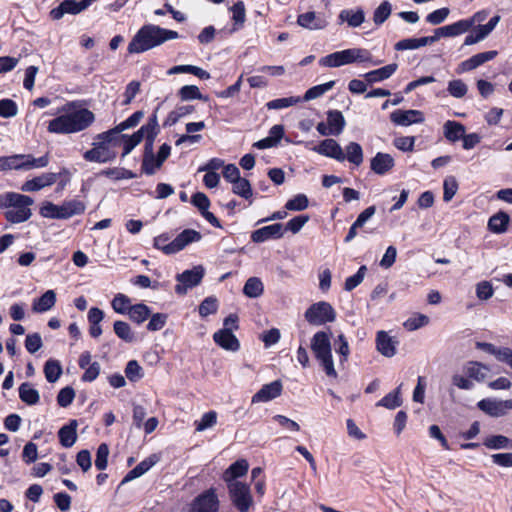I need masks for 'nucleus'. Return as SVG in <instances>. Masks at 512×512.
I'll use <instances>...</instances> for the list:
<instances>
[{"instance_id":"obj_1","label":"nucleus","mask_w":512,"mask_h":512,"mask_svg":"<svg viewBox=\"0 0 512 512\" xmlns=\"http://www.w3.org/2000/svg\"><path fill=\"white\" fill-rule=\"evenodd\" d=\"M76 107V102H68L59 108V115L48 123V132L73 134L87 129L95 120L94 113L87 108Z\"/></svg>"},{"instance_id":"obj_2","label":"nucleus","mask_w":512,"mask_h":512,"mask_svg":"<svg viewBox=\"0 0 512 512\" xmlns=\"http://www.w3.org/2000/svg\"><path fill=\"white\" fill-rule=\"evenodd\" d=\"M179 37L178 32L147 24L142 26L128 45L130 54H139Z\"/></svg>"},{"instance_id":"obj_3","label":"nucleus","mask_w":512,"mask_h":512,"mask_svg":"<svg viewBox=\"0 0 512 512\" xmlns=\"http://www.w3.org/2000/svg\"><path fill=\"white\" fill-rule=\"evenodd\" d=\"M1 203L9 208L5 212V218L13 224L25 222L32 215L30 206L34 200L30 196L7 192L1 196Z\"/></svg>"},{"instance_id":"obj_4","label":"nucleus","mask_w":512,"mask_h":512,"mask_svg":"<svg viewBox=\"0 0 512 512\" xmlns=\"http://www.w3.org/2000/svg\"><path fill=\"white\" fill-rule=\"evenodd\" d=\"M378 65L381 61H373L371 52L364 48H349L331 53L319 60L324 67H340L352 63H366Z\"/></svg>"},{"instance_id":"obj_5","label":"nucleus","mask_w":512,"mask_h":512,"mask_svg":"<svg viewBox=\"0 0 512 512\" xmlns=\"http://www.w3.org/2000/svg\"><path fill=\"white\" fill-rule=\"evenodd\" d=\"M311 349L316 359L320 361L327 376L336 378L337 372L332 359L329 335L324 331L315 333L311 339Z\"/></svg>"},{"instance_id":"obj_6","label":"nucleus","mask_w":512,"mask_h":512,"mask_svg":"<svg viewBox=\"0 0 512 512\" xmlns=\"http://www.w3.org/2000/svg\"><path fill=\"white\" fill-rule=\"evenodd\" d=\"M48 163L49 159L46 155L35 158L29 154H15L11 156L0 157V171L43 168L46 167Z\"/></svg>"},{"instance_id":"obj_7","label":"nucleus","mask_w":512,"mask_h":512,"mask_svg":"<svg viewBox=\"0 0 512 512\" xmlns=\"http://www.w3.org/2000/svg\"><path fill=\"white\" fill-rule=\"evenodd\" d=\"M85 205L78 200H71L64 202L62 205H55L51 202H46L40 208L42 217L51 219H68L75 215L84 213Z\"/></svg>"},{"instance_id":"obj_8","label":"nucleus","mask_w":512,"mask_h":512,"mask_svg":"<svg viewBox=\"0 0 512 512\" xmlns=\"http://www.w3.org/2000/svg\"><path fill=\"white\" fill-rule=\"evenodd\" d=\"M304 316L312 325H323L335 321L336 312L328 302L320 301L312 304Z\"/></svg>"},{"instance_id":"obj_9","label":"nucleus","mask_w":512,"mask_h":512,"mask_svg":"<svg viewBox=\"0 0 512 512\" xmlns=\"http://www.w3.org/2000/svg\"><path fill=\"white\" fill-rule=\"evenodd\" d=\"M232 504L239 512H248L253 505L250 487L246 483H231L227 485Z\"/></svg>"},{"instance_id":"obj_10","label":"nucleus","mask_w":512,"mask_h":512,"mask_svg":"<svg viewBox=\"0 0 512 512\" xmlns=\"http://www.w3.org/2000/svg\"><path fill=\"white\" fill-rule=\"evenodd\" d=\"M205 274L203 266H194L190 270L176 275V281L178 284L175 286V292L178 295H185L189 289L198 286Z\"/></svg>"},{"instance_id":"obj_11","label":"nucleus","mask_w":512,"mask_h":512,"mask_svg":"<svg viewBox=\"0 0 512 512\" xmlns=\"http://www.w3.org/2000/svg\"><path fill=\"white\" fill-rule=\"evenodd\" d=\"M477 407L490 417L499 418L507 415L508 411L512 410V399L485 398L477 403Z\"/></svg>"},{"instance_id":"obj_12","label":"nucleus","mask_w":512,"mask_h":512,"mask_svg":"<svg viewBox=\"0 0 512 512\" xmlns=\"http://www.w3.org/2000/svg\"><path fill=\"white\" fill-rule=\"evenodd\" d=\"M424 114L419 110H395L390 115V120L398 126H409L424 122Z\"/></svg>"},{"instance_id":"obj_13","label":"nucleus","mask_w":512,"mask_h":512,"mask_svg":"<svg viewBox=\"0 0 512 512\" xmlns=\"http://www.w3.org/2000/svg\"><path fill=\"white\" fill-rule=\"evenodd\" d=\"M83 157L89 162L106 163L112 161L116 157V153L98 141L93 143V148L87 150Z\"/></svg>"},{"instance_id":"obj_14","label":"nucleus","mask_w":512,"mask_h":512,"mask_svg":"<svg viewBox=\"0 0 512 512\" xmlns=\"http://www.w3.org/2000/svg\"><path fill=\"white\" fill-rule=\"evenodd\" d=\"M312 150L320 155L333 158L340 162L345 160L344 150L338 142L332 138L321 141L320 144L313 147Z\"/></svg>"},{"instance_id":"obj_15","label":"nucleus","mask_w":512,"mask_h":512,"mask_svg":"<svg viewBox=\"0 0 512 512\" xmlns=\"http://www.w3.org/2000/svg\"><path fill=\"white\" fill-rule=\"evenodd\" d=\"M88 7L86 6V3H84L83 0H64L57 6L56 8H53L50 12V15L52 19L59 20L61 19L65 14H78Z\"/></svg>"},{"instance_id":"obj_16","label":"nucleus","mask_w":512,"mask_h":512,"mask_svg":"<svg viewBox=\"0 0 512 512\" xmlns=\"http://www.w3.org/2000/svg\"><path fill=\"white\" fill-rule=\"evenodd\" d=\"M219 501L213 489L199 495L193 505V512H217Z\"/></svg>"},{"instance_id":"obj_17","label":"nucleus","mask_w":512,"mask_h":512,"mask_svg":"<svg viewBox=\"0 0 512 512\" xmlns=\"http://www.w3.org/2000/svg\"><path fill=\"white\" fill-rule=\"evenodd\" d=\"M283 235V225L281 223H275L253 231L251 234V240L254 243H263L271 239H280Z\"/></svg>"},{"instance_id":"obj_18","label":"nucleus","mask_w":512,"mask_h":512,"mask_svg":"<svg viewBox=\"0 0 512 512\" xmlns=\"http://www.w3.org/2000/svg\"><path fill=\"white\" fill-rule=\"evenodd\" d=\"M282 390V382L280 380H275L271 383L263 385L261 389L252 396L251 402L255 404L271 401L279 397L282 393Z\"/></svg>"},{"instance_id":"obj_19","label":"nucleus","mask_w":512,"mask_h":512,"mask_svg":"<svg viewBox=\"0 0 512 512\" xmlns=\"http://www.w3.org/2000/svg\"><path fill=\"white\" fill-rule=\"evenodd\" d=\"M398 344V340L395 337L390 336L387 332H377L376 349L381 355L388 358L395 356Z\"/></svg>"},{"instance_id":"obj_20","label":"nucleus","mask_w":512,"mask_h":512,"mask_svg":"<svg viewBox=\"0 0 512 512\" xmlns=\"http://www.w3.org/2000/svg\"><path fill=\"white\" fill-rule=\"evenodd\" d=\"M498 55V52L496 50L481 52L476 55H473L469 59L463 61L458 66V73L471 71L479 66L483 65L484 63L493 60Z\"/></svg>"},{"instance_id":"obj_21","label":"nucleus","mask_w":512,"mask_h":512,"mask_svg":"<svg viewBox=\"0 0 512 512\" xmlns=\"http://www.w3.org/2000/svg\"><path fill=\"white\" fill-rule=\"evenodd\" d=\"M58 179L56 173H43L31 180H27L21 187L24 192H34L41 190L44 187L53 185Z\"/></svg>"},{"instance_id":"obj_22","label":"nucleus","mask_w":512,"mask_h":512,"mask_svg":"<svg viewBox=\"0 0 512 512\" xmlns=\"http://www.w3.org/2000/svg\"><path fill=\"white\" fill-rule=\"evenodd\" d=\"M213 339L221 348L229 351H237L240 343L236 336L232 333L231 328H223L213 335Z\"/></svg>"},{"instance_id":"obj_23","label":"nucleus","mask_w":512,"mask_h":512,"mask_svg":"<svg viewBox=\"0 0 512 512\" xmlns=\"http://www.w3.org/2000/svg\"><path fill=\"white\" fill-rule=\"evenodd\" d=\"M297 23L301 27L309 30H322L328 25V21L325 17L317 15L313 11L300 14L297 18Z\"/></svg>"},{"instance_id":"obj_24","label":"nucleus","mask_w":512,"mask_h":512,"mask_svg":"<svg viewBox=\"0 0 512 512\" xmlns=\"http://www.w3.org/2000/svg\"><path fill=\"white\" fill-rule=\"evenodd\" d=\"M159 459V456H157L156 454H152L143 461H141L137 466H135L125 475V477L121 481V485L141 477L148 470H150L159 461Z\"/></svg>"},{"instance_id":"obj_25","label":"nucleus","mask_w":512,"mask_h":512,"mask_svg":"<svg viewBox=\"0 0 512 512\" xmlns=\"http://www.w3.org/2000/svg\"><path fill=\"white\" fill-rule=\"evenodd\" d=\"M249 464L245 459H239L231 464L223 473V480L227 485L231 483H242L237 481V478L246 475L248 472Z\"/></svg>"},{"instance_id":"obj_26","label":"nucleus","mask_w":512,"mask_h":512,"mask_svg":"<svg viewBox=\"0 0 512 512\" xmlns=\"http://www.w3.org/2000/svg\"><path fill=\"white\" fill-rule=\"evenodd\" d=\"M463 372L474 382H484L490 373V368L477 361H469L463 366Z\"/></svg>"},{"instance_id":"obj_27","label":"nucleus","mask_w":512,"mask_h":512,"mask_svg":"<svg viewBox=\"0 0 512 512\" xmlns=\"http://www.w3.org/2000/svg\"><path fill=\"white\" fill-rule=\"evenodd\" d=\"M395 165L394 158L388 153L378 152L371 159V170L378 175H384L389 172Z\"/></svg>"},{"instance_id":"obj_28","label":"nucleus","mask_w":512,"mask_h":512,"mask_svg":"<svg viewBox=\"0 0 512 512\" xmlns=\"http://www.w3.org/2000/svg\"><path fill=\"white\" fill-rule=\"evenodd\" d=\"M77 420H70L67 425L62 426L58 431L61 445L66 448L72 447L77 440Z\"/></svg>"},{"instance_id":"obj_29","label":"nucleus","mask_w":512,"mask_h":512,"mask_svg":"<svg viewBox=\"0 0 512 512\" xmlns=\"http://www.w3.org/2000/svg\"><path fill=\"white\" fill-rule=\"evenodd\" d=\"M202 238L200 232L194 229L183 230L174 240L171 248L175 249V253L183 250L187 245L198 242Z\"/></svg>"},{"instance_id":"obj_30","label":"nucleus","mask_w":512,"mask_h":512,"mask_svg":"<svg viewBox=\"0 0 512 512\" xmlns=\"http://www.w3.org/2000/svg\"><path fill=\"white\" fill-rule=\"evenodd\" d=\"M398 69V64L391 63L379 69L367 72L364 77L368 83H375L390 78Z\"/></svg>"},{"instance_id":"obj_31","label":"nucleus","mask_w":512,"mask_h":512,"mask_svg":"<svg viewBox=\"0 0 512 512\" xmlns=\"http://www.w3.org/2000/svg\"><path fill=\"white\" fill-rule=\"evenodd\" d=\"M56 303V294L53 290H47L41 297L34 299L32 310L43 313L50 310Z\"/></svg>"},{"instance_id":"obj_32","label":"nucleus","mask_w":512,"mask_h":512,"mask_svg":"<svg viewBox=\"0 0 512 512\" xmlns=\"http://www.w3.org/2000/svg\"><path fill=\"white\" fill-rule=\"evenodd\" d=\"M444 136L450 142H456L463 139L465 126L460 122L448 120L443 125Z\"/></svg>"},{"instance_id":"obj_33","label":"nucleus","mask_w":512,"mask_h":512,"mask_svg":"<svg viewBox=\"0 0 512 512\" xmlns=\"http://www.w3.org/2000/svg\"><path fill=\"white\" fill-rule=\"evenodd\" d=\"M159 132L158 118H157V109L150 116L148 122L143 125L138 131H136V135L141 136V141L145 139H155Z\"/></svg>"},{"instance_id":"obj_34","label":"nucleus","mask_w":512,"mask_h":512,"mask_svg":"<svg viewBox=\"0 0 512 512\" xmlns=\"http://www.w3.org/2000/svg\"><path fill=\"white\" fill-rule=\"evenodd\" d=\"M510 217L507 213L499 211L490 217L488 228L493 233L501 234L507 230Z\"/></svg>"},{"instance_id":"obj_35","label":"nucleus","mask_w":512,"mask_h":512,"mask_svg":"<svg viewBox=\"0 0 512 512\" xmlns=\"http://www.w3.org/2000/svg\"><path fill=\"white\" fill-rule=\"evenodd\" d=\"M339 20L347 22L350 27H359L365 21V14L362 9H344L339 14Z\"/></svg>"},{"instance_id":"obj_36","label":"nucleus","mask_w":512,"mask_h":512,"mask_svg":"<svg viewBox=\"0 0 512 512\" xmlns=\"http://www.w3.org/2000/svg\"><path fill=\"white\" fill-rule=\"evenodd\" d=\"M327 123L332 129V135H339L342 133L346 122L343 114L338 110H330L327 112Z\"/></svg>"},{"instance_id":"obj_37","label":"nucleus","mask_w":512,"mask_h":512,"mask_svg":"<svg viewBox=\"0 0 512 512\" xmlns=\"http://www.w3.org/2000/svg\"><path fill=\"white\" fill-rule=\"evenodd\" d=\"M19 397L27 405H35L40 400L39 392L28 382L22 383L19 387Z\"/></svg>"},{"instance_id":"obj_38","label":"nucleus","mask_w":512,"mask_h":512,"mask_svg":"<svg viewBox=\"0 0 512 512\" xmlns=\"http://www.w3.org/2000/svg\"><path fill=\"white\" fill-rule=\"evenodd\" d=\"M121 133H122L121 130L116 125L114 128L98 134L96 136V139L100 143H104L105 146L116 147V146L120 145V137L122 135Z\"/></svg>"},{"instance_id":"obj_39","label":"nucleus","mask_w":512,"mask_h":512,"mask_svg":"<svg viewBox=\"0 0 512 512\" xmlns=\"http://www.w3.org/2000/svg\"><path fill=\"white\" fill-rule=\"evenodd\" d=\"M233 28L232 31L241 29L246 21L245 5L242 1L236 2L231 8Z\"/></svg>"},{"instance_id":"obj_40","label":"nucleus","mask_w":512,"mask_h":512,"mask_svg":"<svg viewBox=\"0 0 512 512\" xmlns=\"http://www.w3.org/2000/svg\"><path fill=\"white\" fill-rule=\"evenodd\" d=\"M263 291V283L258 277H250L243 287L244 295L249 298H258L263 294Z\"/></svg>"},{"instance_id":"obj_41","label":"nucleus","mask_w":512,"mask_h":512,"mask_svg":"<svg viewBox=\"0 0 512 512\" xmlns=\"http://www.w3.org/2000/svg\"><path fill=\"white\" fill-rule=\"evenodd\" d=\"M150 314V308L143 303L132 305L128 312L129 318L137 324H141L146 321Z\"/></svg>"},{"instance_id":"obj_42","label":"nucleus","mask_w":512,"mask_h":512,"mask_svg":"<svg viewBox=\"0 0 512 512\" xmlns=\"http://www.w3.org/2000/svg\"><path fill=\"white\" fill-rule=\"evenodd\" d=\"M345 159H347L350 163L355 166H359L363 162V150L360 144L356 142H350L345 147Z\"/></svg>"},{"instance_id":"obj_43","label":"nucleus","mask_w":512,"mask_h":512,"mask_svg":"<svg viewBox=\"0 0 512 512\" xmlns=\"http://www.w3.org/2000/svg\"><path fill=\"white\" fill-rule=\"evenodd\" d=\"M45 378L49 383H55L62 375V366L58 360L49 359L44 365Z\"/></svg>"},{"instance_id":"obj_44","label":"nucleus","mask_w":512,"mask_h":512,"mask_svg":"<svg viewBox=\"0 0 512 512\" xmlns=\"http://www.w3.org/2000/svg\"><path fill=\"white\" fill-rule=\"evenodd\" d=\"M113 330L117 337L126 343H132L135 341V333L127 322L120 320L115 321L113 324Z\"/></svg>"},{"instance_id":"obj_45","label":"nucleus","mask_w":512,"mask_h":512,"mask_svg":"<svg viewBox=\"0 0 512 512\" xmlns=\"http://www.w3.org/2000/svg\"><path fill=\"white\" fill-rule=\"evenodd\" d=\"M232 184V192L246 200H250L249 203H252L251 197L253 195L252 188L250 182L245 178H239L234 181Z\"/></svg>"},{"instance_id":"obj_46","label":"nucleus","mask_w":512,"mask_h":512,"mask_svg":"<svg viewBox=\"0 0 512 512\" xmlns=\"http://www.w3.org/2000/svg\"><path fill=\"white\" fill-rule=\"evenodd\" d=\"M334 85L335 81H329L324 84L313 86L306 91L303 98H301V101H310L318 97H321L327 91L331 90Z\"/></svg>"},{"instance_id":"obj_47","label":"nucleus","mask_w":512,"mask_h":512,"mask_svg":"<svg viewBox=\"0 0 512 512\" xmlns=\"http://www.w3.org/2000/svg\"><path fill=\"white\" fill-rule=\"evenodd\" d=\"M401 404H402V399L400 397V386H399L393 392L388 393L379 402H377L376 406L385 407L387 409H395V408L401 406Z\"/></svg>"},{"instance_id":"obj_48","label":"nucleus","mask_w":512,"mask_h":512,"mask_svg":"<svg viewBox=\"0 0 512 512\" xmlns=\"http://www.w3.org/2000/svg\"><path fill=\"white\" fill-rule=\"evenodd\" d=\"M469 30V23L464 20L457 21L453 24L442 26V31L446 37H455Z\"/></svg>"},{"instance_id":"obj_49","label":"nucleus","mask_w":512,"mask_h":512,"mask_svg":"<svg viewBox=\"0 0 512 512\" xmlns=\"http://www.w3.org/2000/svg\"><path fill=\"white\" fill-rule=\"evenodd\" d=\"M299 102H301L300 97L290 96V97H286V98H278V99L271 100L266 103V107L269 110H278V109H284V108L294 106V105L298 104Z\"/></svg>"},{"instance_id":"obj_50","label":"nucleus","mask_w":512,"mask_h":512,"mask_svg":"<svg viewBox=\"0 0 512 512\" xmlns=\"http://www.w3.org/2000/svg\"><path fill=\"white\" fill-rule=\"evenodd\" d=\"M113 310L118 314H128L131 305V300L124 294H117L111 301Z\"/></svg>"},{"instance_id":"obj_51","label":"nucleus","mask_w":512,"mask_h":512,"mask_svg":"<svg viewBox=\"0 0 512 512\" xmlns=\"http://www.w3.org/2000/svg\"><path fill=\"white\" fill-rule=\"evenodd\" d=\"M429 323V317L424 314L416 313L409 317L403 324L408 331H415Z\"/></svg>"},{"instance_id":"obj_52","label":"nucleus","mask_w":512,"mask_h":512,"mask_svg":"<svg viewBox=\"0 0 512 512\" xmlns=\"http://www.w3.org/2000/svg\"><path fill=\"white\" fill-rule=\"evenodd\" d=\"M484 445L489 449H505L512 447V441L503 435H494L484 441Z\"/></svg>"},{"instance_id":"obj_53","label":"nucleus","mask_w":512,"mask_h":512,"mask_svg":"<svg viewBox=\"0 0 512 512\" xmlns=\"http://www.w3.org/2000/svg\"><path fill=\"white\" fill-rule=\"evenodd\" d=\"M218 300L214 296L206 297L199 305L198 311L201 317L215 314L218 310Z\"/></svg>"},{"instance_id":"obj_54","label":"nucleus","mask_w":512,"mask_h":512,"mask_svg":"<svg viewBox=\"0 0 512 512\" xmlns=\"http://www.w3.org/2000/svg\"><path fill=\"white\" fill-rule=\"evenodd\" d=\"M173 246V240L170 241V236L167 233L161 234L154 238V247L161 250L166 255L175 254V249L170 248Z\"/></svg>"},{"instance_id":"obj_55","label":"nucleus","mask_w":512,"mask_h":512,"mask_svg":"<svg viewBox=\"0 0 512 512\" xmlns=\"http://www.w3.org/2000/svg\"><path fill=\"white\" fill-rule=\"evenodd\" d=\"M392 11L391 4L388 1L382 2L374 11L373 21L376 25L383 24L388 17L390 16Z\"/></svg>"},{"instance_id":"obj_56","label":"nucleus","mask_w":512,"mask_h":512,"mask_svg":"<svg viewBox=\"0 0 512 512\" xmlns=\"http://www.w3.org/2000/svg\"><path fill=\"white\" fill-rule=\"evenodd\" d=\"M141 142V136L136 133L131 136L122 134L120 137V145H123L122 157L128 155L139 143Z\"/></svg>"},{"instance_id":"obj_57","label":"nucleus","mask_w":512,"mask_h":512,"mask_svg":"<svg viewBox=\"0 0 512 512\" xmlns=\"http://www.w3.org/2000/svg\"><path fill=\"white\" fill-rule=\"evenodd\" d=\"M309 205V200L305 194H298L292 199L288 200L285 208L290 211H303Z\"/></svg>"},{"instance_id":"obj_58","label":"nucleus","mask_w":512,"mask_h":512,"mask_svg":"<svg viewBox=\"0 0 512 512\" xmlns=\"http://www.w3.org/2000/svg\"><path fill=\"white\" fill-rule=\"evenodd\" d=\"M217 423V413L209 411L201 417L199 421H195L196 431L202 432L206 429L212 428Z\"/></svg>"},{"instance_id":"obj_59","label":"nucleus","mask_w":512,"mask_h":512,"mask_svg":"<svg viewBox=\"0 0 512 512\" xmlns=\"http://www.w3.org/2000/svg\"><path fill=\"white\" fill-rule=\"evenodd\" d=\"M452 385L460 390H472L474 389V382L464 372L462 374L455 373L451 378Z\"/></svg>"},{"instance_id":"obj_60","label":"nucleus","mask_w":512,"mask_h":512,"mask_svg":"<svg viewBox=\"0 0 512 512\" xmlns=\"http://www.w3.org/2000/svg\"><path fill=\"white\" fill-rule=\"evenodd\" d=\"M179 96L182 101H189L193 99L202 100L203 96L199 88L195 85H185L179 90ZM204 100H207L204 98Z\"/></svg>"},{"instance_id":"obj_61","label":"nucleus","mask_w":512,"mask_h":512,"mask_svg":"<svg viewBox=\"0 0 512 512\" xmlns=\"http://www.w3.org/2000/svg\"><path fill=\"white\" fill-rule=\"evenodd\" d=\"M109 447L102 443L98 446L96 452L95 466L99 470H105L108 465Z\"/></svg>"},{"instance_id":"obj_62","label":"nucleus","mask_w":512,"mask_h":512,"mask_svg":"<svg viewBox=\"0 0 512 512\" xmlns=\"http://www.w3.org/2000/svg\"><path fill=\"white\" fill-rule=\"evenodd\" d=\"M447 91L455 98H462L466 95L468 87L461 79H456L448 83Z\"/></svg>"},{"instance_id":"obj_63","label":"nucleus","mask_w":512,"mask_h":512,"mask_svg":"<svg viewBox=\"0 0 512 512\" xmlns=\"http://www.w3.org/2000/svg\"><path fill=\"white\" fill-rule=\"evenodd\" d=\"M125 374L131 382H136L143 377V369L136 360H130L126 365Z\"/></svg>"},{"instance_id":"obj_64","label":"nucleus","mask_w":512,"mask_h":512,"mask_svg":"<svg viewBox=\"0 0 512 512\" xmlns=\"http://www.w3.org/2000/svg\"><path fill=\"white\" fill-rule=\"evenodd\" d=\"M443 189H444L443 200L445 202H449L454 197V195L456 194V192L458 190V183L456 181V178L453 176L447 177L444 180Z\"/></svg>"}]
</instances>
